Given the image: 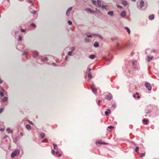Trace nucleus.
Masks as SVG:
<instances>
[{
    "mask_svg": "<svg viewBox=\"0 0 159 159\" xmlns=\"http://www.w3.org/2000/svg\"><path fill=\"white\" fill-rule=\"evenodd\" d=\"M112 97V96L111 94L110 93H108L105 96V99L109 100L111 99Z\"/></svg>",
    "mask_w": 159,
    "mask_h": 159,
    "instance_id": "nucleus-4",
    "label": "nucleus"
},
{
    "mask_svg": "<svg viewBox=\"0 0 159 159\" xmlns=\"http://www.w3.org/2000/svg\"><path fill=\"white\" fill-rule=\"evenodd\" d=\"M136 94H134L133 95V97L134 98H135L136 97Z\"/></svg>",
    "mask_w": 159,
    "mask_h": 159,
    "instance_id": "nucleus-53",
    "label": "nucleus"
},
{
    "mask_svg": "<svg viewBox=\"0 0 159 159\" xmlns=\"http://www.w3.org/2000/svg\"><path fill=\"white\" fill-rule=\"evenodd\" d=\"M108 14L112 16H113V12L112 11H109L108 12Z\"/></svg>",
    "mask_w": 159,
    "mask_h": 159,
    "instance_id": "nucleus-23",
    "label": "nucleus"
},
{
    "mask_svg": "<svg viewBox=\"0 0 159 159\" xmlns=\"http://www.w3.org/2000/svg\"><path fill=\"white\" fill-rule=\"evenodd\" d=\"M102 144H106V145H107V144H108V143H104V142H103V143H102Z\"/></svg>",
    "mask_w": 159,
    "mask_h": 159,
    "instance_id": "nucleus-52",
    "label": "nucleus"
},
{
    "mask_svg": "<svg viewBox=\"0 0 159 159\" xmlns=\"http://www.w3.org/2000/svg\"><path fill=\"white\" fill-rule=\"evenodd\" d=\"M101 101H100V100H99L98 102V105L99 106L100 105V102H101Z\"/></svg>",
    "mask_w": 159,
    "mask_h": 159,
    "instance_id": "nucleus-43",
    "label": "nucleus"
},
{
    "mask_svg": "<svg viewBox=\"0 0 159 159\" xmlns=\"http://www.w3.org/2000/svg\"><path fill=\"white\" fill-rule=\"evenodd\" d=\"M139 147H137L135 148V151L137 152H138L139 151Z\"/></svg>",
    "mask_w": 159,
    "mask_h": 159,
    "instance_id": "nucleus-27",
    "label": "nucleus"
},
{
    "mask_svg": "<svg viewBox=\"0 0 159 159\" xmlns=\"http://www.w3.org/2000/svg\"><path fill=\"white\" fill-rule=\"evenodd\" d=\"M29 3H31L32 4V5H34V3H33L31 1H29Z\"/></svg>",
    "mask_w": 159,
    "mask_h": 159,
    "instance_id": "nucleus-48",
    "label": "nucleus"
},
{
    "mask_svg": "<svg viewBox=\"0 0 159 159\" xmlns=\"http://www.w3.org/2000/svg\"><path fill=\"white\" fill-rule=\"evenodd\" d=\"M147 58V61L149 62L153 58V56H151V57L148 56Z\"/></svg>",
    "mask_w": 159,
    "mask_h": 159,
    "instance_id": "nucleus-9",
    "label": "nucleus"
},
{
    "mask_svg": "<svg viewBox=\"0 0 159 159\" xmlns=\"http://www.w3.org/2000/svg\"><path fill=\"white\" fill-rule=\"evenodd\" d=\"M7 97L3 98L2 99V101L5 102L7 101Z\"/></svg>",
    "mask_w": 159,
    "mask_h": 159,
    "instance_id": "nucleus-17",
    "label": "nucleus"
},
{
    "mask_svg": "<svg viewBox=\"0 0 159 159\" xmlns=\"http://www.w3.org/2000/svg\"><path fill=\"white\" fill-rule=\"evenodd\" d=\"M120 15L122 17H124L126 16V12L125 11H122L121 12Z\"/></svg>",
    "mask_w": 159,
    "mask_h": 159,
    "instance_id": "nucleus-14",
    "label": "nucleus"
},
{
    "mask_svg": "<svg viewBox=\"0 0 159 159\" xmlns=\"http://www.w3.org/2000/svg\"><path fill=\"white\" fill-rule=\"evenodd\" d=\"M20 153V151L18 149H16L15 150L11 153V158H14L16 156L18 155Z\"/></svg>",
    "mask_w": 159,
    "mask_h": 159,
    "instance_id": "nucleus-1",
    "label": "nucleus"
},
{
    "mask_svg": "<svg viewBox=\"0 0 159 159\" xmlns=\"http://www.w3.org/2000/svg\"><path fill=\"white\" fill-rule=\"evenodd\" d=\"M72 51H70L68 52V54L69 56H71L75 50V48H72Z\"/></svg>",
    "mask_w": 159,
    "mask_h": 159,
    "instance_id": "nucleus-7",
    "label": "nucleus"
},
{
    "mask_svg": "<svg viewBox=\"0 0 159 159\" xmlns=\"http://www.w3.org/2000/svg\"><path fill=\"white\" fill-rule=\"evenodd\" d=\"M58 153H59V152H56V155H58Z\"/></svg>",
    "mask_w": 159,
    "mask_h": 159,
    "instance_id": "nucleus-59",
    "label": "nucleus"
},
{
    "mask_svg": "<svg viewBox=\"0 0 159 159\" xmlns=\"http://www.w3.org/2000/svg\"><path fill=\"white\" fill-rule=\"evenodd\" d=\"M31 25L34 28H35L36 27V26L34 23H32L31 24Z\"/></svg>",
    "mask_w": 159,
    "mask_h": 159,
    "instance_id": "nucleus-32",
    "label": "nucleus"
},
{
    "mask_svg": "<svg viewBox=\"0 0 159 159\" xmlns=\"http://www.w3.org/2000/svg\"><path fill=\"white\" fill-rule=\"evenodd\" d=\"M102 142H101V141H98L96 142V143L97 144H102Z\"/></svg>",
    "mask_w": 159,
    "mask_h": 159,
    "instance_id": "nucleus-30",
    "label": "nucleus"
},
{
    "mask_svg": "<svg viewBox=\"0 0 159 159\" xmlns=\"http://www.w3.org/2000/svg\"><path fill=\"white\" fill-rule=\"evenodd\" d=\"M112 107H113L114 108H115L116 107V104L113 103L112 105Z\"/></svg>",
    "mask_w": 159,
    "mask_h": 159,
    "instance_id": "nucleus-31",
    "label": "nucleus"
},
{
    "mask_svg": "<svg viewBox=\"0 0 159 159\" xmlns=\"http://www.w3.org/2000/svg\"><path fill=\"white\" fill-rule=\"evenodd\" d=\"M125 29L127 30V32H128L129 34H130V30L127 27H125Z\"/></svg>",
    "mask_w": 159,
    "mask_h": 159,
    "instance_id": "nucleus-20",
    "label": "nucleus"
},
{
    "mask_svg": "<svg viewBox=\"0 0 159 159\" xmlns=\"http://www.w3.org/2000/svg\"><path fill=\"white\" fill-rule=\"evenodd\" d=\"M40 136L41 138L42 139L45 137V134L43 133H41L40 134Z\"/></svg>",
    "mask_w": 159,
    "mask_h": 159,
    "instance_id": "nucleus-19",
    "label": "nucleus"
},
{
    "mask_svg": "<svg viewBox=\"0 0 159 159\" xmlns=\"http://www.w3.org/2000/svg\"><path fill=\"white\" fill-rule=\"evenodd\" d=\"M85 41L86 42H88L89 41V40H88V39H85Z\"/></svg>",
    "mask_w": 159,
    "mask_h": 159,
    "instance_id": "nucleus-51",
    "label": "nucleus"
},
{
    "mask_svg": "<svg viewBox=\"0 0 159 159\" xmlns=\"http://www.w3.org/2000/svg\"><path fill=\"white\" fill-rule=\"evenodd\" d=\"M102 8L104 9H106V6H105V5H102Z\"/></svg>",
    "mask_w": 159,
    "mask_h": 159,
    "instance_id": "nucleus-38",
    "label": "nucleus"
},
{
    "mask_svg": "<svg viewBox=\"0 0 159 159\" xmlns=\"http://www.w3.org/2000/svg\"><path fill=\"white\" fill-rule=\"evenodd\" d=\"M95 57V55L92 54L89 56V58L91 59H94Z\"/></svg>",
    "mask_w": 159,
    "mask_h": 159,
    "instance_id": "nucleus-21",
    "label": "nucleus"
},
{
    "mask_svg": "<svg viewBox=\"0 0 159 159\" xmlns=\"http://www.w3.org/2000/svg\"><path fill=\"white\" fill-rule=\"evenodd\" d=\"M145 153H141L140 154L141 157H144L145 156Z\"/></svg>",
    "mask_w": 159,
    "mask_h": 159,
    "instance_id": "nucleus-26",
    "label": "nucleus"
},
{
    "mask_svg": "<svg viewBox=\"0 0 159 159\" xmlns=\"http://www.w3.org/2000/svg\"><path fill=\"white\" fill-rule=\"evenodd\" d=\"M61 154H59L58 155V156L61 157Z\"/></svg>",
    "mask_w": 159,
    "mask_h": 159,
    "instance_id": "nucleus-62",
    "label": "nucleus"
},
{
    "mask_svg": "<svg viewBox=\"0 0 159 159\" xmlns=\"http://www.w3.org/2000/svg\"><path fill=\"white\" fill-rule=\"evenodd\" d=\"M91 70V69L90 68H89L87 70V71H88V72H89Z\"/></svg>",
    "mask_w": 159,
    "mask_h": 159,
    "instance_id": "nucleus-49",
    "label": "nucleus"
},
{
    "mask_svg": "<svg viewBox=\"0 0 159 159\" xmlns=\"http://www.w3.org/2000/svg\"><path fill=\"white\" fill-rule=\"evenodd\" d=\"M20 30L21 32H25V29H21Z\"/></svg>",
    "mask_w": 159,
    "mask_h": 159,
    "instance_id": "nucleus-41",
    "label": "nucleus"
},
{
    "mask_svg": "<svg viewBox=\"0 0 159 159\" xmlns=\"http://www.w3.org/2000/svg\"><path fill=\"white\" fill-rule=\"evenodd\" d=\"M28 54V53L27 52H25L23 53V55H27Z\"/></svg>",
    "mask_w": 159,
    "mask_h": 159,
    "instance_id": "nucleus-44",
    "label": "nucleus"
},
{
    "mask_svg": "<svg viewBox=\"0 0 159 159\" xmlns=\"http://www.w3.org/2000/svg\"><path fill=\"white\" fill-rule=\"evenodd\" d=\"M39 55V53L38 52L34 51L33 53V56L34 57H36Z\"/></svg>",
    "mask_w": 159,
    "mask_h": 159,
    "instance_id": "nucleus-11",
    "label": "nucleus"
},
{
    "mask_svg": "<svg viewBox=\"0 0 159 159\" xmlns=\"http://www.w3.org/2000/svg\"><path fill=\"white\" fill-rule=\"evenodd\" d=\"M19 41H21L22 40V37L21 36H19Z\"/></svg>",
    "mask_w": 159,
    "mask_h": 159,
    "instance_id": "nucleus-45",
    "label": "nucleus"
},
{
    "mask_svg": "<svg viewBox=\"0 0 159 159\" xmlns=\"http://www.w3.org/2000/svg\"><path fill=\"white\" fill-rule=\"evenodd\" d=\"M47 139H44L42 141V142H43V143H45V142H47Z\"/></svg>",
    "mask_w": 159,
    "mask_h": 159,
    "instance_id": "nucleus-39",
    "label": "nucleus"
},
{
    "mask_svg": "<svg viewBox=\"0 0 159 159\" xmlns=\"http://www.w3.org/2000/svg\"><path fill=\"white\" fill-rule=\"evenodd\" d=\"M145 85L148 89L149 91H151L152 89V87L150 84L148 82H146L145 84Z\"/></svg>",
    "mask_w": 159,
    "mask_h": 159,
    "instance_id": "nucleus-3",
    "label": "nucleus"
},
{
    "mask_svg": "<svg viewBox=\"0 0 159 159\" xmlns=\"http://www.w3.org/2000/svg\"><path fill=\"white\" fill-rule=\"evenodd\" d=\"M111 112V110L110 109H107V111H105V113L106 116H107L108 115L109 113Z\"/></svg>",
    "mask_w": 159,
    "mask_h": 159,
    "instance_id": "nucleus-13",
    "label": "nucleus"
},
{
    "mask_svg": "<svg viewBox=\"0 0 159 159\" xmlns=\"http://www.w3.org/2000/svg\"><path fill=\"white\" fill-rule=\"evenodd\" d=\"M3 110V108H2L0 109V113L2 112Z\"/></svg>",
    "mask_w": 159,
    "mask_h": 159,
    "instance_id": "nucleus-46",
    "label": "nucleus"
},
{
    "mask_svg": "<svg viewBox=\"0 0 159 159\" xmlns=\"http://www.w3.org/2000/svg\"><path fill=\"white\" fill-rule=\"evenodd\" d=\"M65 59L66 60H67V56H66V57H65Z\"/></svg>",
    "mask_w": 159,
    "mask_h": 159,
    "instance_id": "nucleus-55",
    "label": "nucleus"
},
{
    "mask_svg": "<svg viewBox=\"0 0 159 159\" xmlns=\"http://www.w3.org/2000/svg\"><path fill=\"white\" fill-rule=\"evenodd\" d=\"M117 7L118 8H122V7L120 5H118L117 6Z\"/></svg>",
    "mask_w": 159,
    "mask_h": 159,
    "instance_id": "nucleus-50",
    "label": "nucleus"
},
{
    "mask_svg": "<svg viewBox=\"0 0 159 159\" xmlns=\"http://www.w3.org/2000/svg\"><path fill=\"white\" fill-rule=\"evenodd\" d=\"M113 128L114 127L112 126H109L108 127V129H113Z\"/></svg>",
    "mask_w": 159,
    "mask_h": 159,
    "instance_id": "nucleus-40",
    "label": "nucleus"
},
{
    "mask_svg": "<svg viewBox=\"0 0 159 159\" xmlns=\"http://www.w3.org/2000/svg\"><path fill=\"white\" fill-rule=\"evenodd\" d=\"M36 11H34V13H36Z\"/></svg>",
    "mask_w": 159,
    "mask_h": 159,
    "instance_id": "nucleus-64",
    "label": "nucleus"
},
{
    "mask_svg": "<svg viewBox=\"0 0 159 159\" xmlns=\"http://www.w3.org/2000/svg\"><path fill=\"white\" fill-rule=\"evenodd\" d=\"M2 80L0 79V83H2Z\"/></svg>",
    "mask_w": 159,
    "mask_h": 159,
    "instance_id": "nucleus-56",
    "label": "nucleus"
},
{
    "mask_svg": "<svg viewBox=\"0 0 159 159\" xmlns=\"http://www.w3.org/2000/svg\"><path fill=\"white\" fill-rule=\"evenodd\" d=\"M88 77L90 78V79H91V78H92V75L90 73H89L88 74Z\"/></svg>",
    "mask_w": 159,
    "mask_h": 159,
    "instance_id": "nucleus-28",
    "label": "nucleus"
},
{
    "mask_svg": "<svg viewBox=\"0 0 159 159\" xmlns=\"http://www.w3.org/2000/svg\"><path fill=\"white\" fill-rule=\"evenodd\" d=\"M68 23L69 25H71L72 24V22L70 20H69L68 21Z\"/></svg>",
    "mask_w": 159,
    "mask_h": 159,
    "instance_id": "nucleus-34",
    "label": "nucleus"
},
{
    "mask_svg": "<svg viewBox=\"0 0 159 159\" xmlns=\"http://www.w3.org/2000/svg\"><path fill=\"white\" fill-rule=\"evenodd\" d=\"M122 4L125 6H126L127 4V2L126 1H122Z\"/></svg>",
    "mask_w": 159,
    "mask_h": 159,
    "instance_id": "nucleus-22",
    "label": "nucleus"
},
{
    "mask_svg": "<svg viewBox=\"0 0 159 159\" xmlns=\"http://www.w3.org/2000/svg\"><path fill=\"white\" fill-rule=\"evenodd\" d=\"M54 148L55 150H58V147L55 144H53Z\"/></svg>",
    "mask_w": 159,
    "mask_h": 159,
    "instance_id": "nucleus-24",
    "label": "nucleus"
},
{
    "mask_svg": "<svg viewBox=\"0 0 159 159\" xmlns=\"http://www.w3.org/2000/svg\"><path fill=\"white\" fill-rule=\"evenodd\" d=\"M92 2L94 5L97 7H100L101 6V2L99 0H98L97 2L93 0Z\"/></svg>",
    "mask_w": 159,
    "mask_h": 159,
    "instance_id": "nucleus-2",
    "label": "nucleus"
},
{
    "mask_svg": "<svg viewBox=\"0 0 159 159\" xmlns=\"http://www.w3.org/2000/svg\"><path fill=\"white\" fill-rule=\"evenodd\" d=\"M87 36L88 37H91V35H89V36H88V35H87Z\"/></svg>",
    "mask_w": 159,
    "mask_h": 159,
    "instance_id": "nucleus-63",
    "label": "nucleus"
},
{
    "mask_svg": "<svg viewBox=\"0 0 159 159\" xmlns=\"http://www.w3.org/2000/svg\"><path fill=\"white\" fill-rule=\"evenodd\" d=\"M27 121H28V123H30V124L31 125H33V122L32 121H30L29 120H28Z\"/></svg>",
    "mask_w": 159,
    "mask_h": 159,
    "instance_id": "nucleus-35",
    "label": "nucleus"
},
{
    "mask_svg": "<svg viewBox=\"0 0 159 159\" xmlns=\"http://www.w3.org/2000/svg\"><path fill=\"white\" fill-rule=\"evenodd\" d=\"M137 98H140V96L139 95H138Z\"/></svg>",
    "mask_w": 159,
    "mask_h": 159,
    "instance_id": "nucleus-60",
    "label": "nucleus"
},
{
    "mask_svg": "<svg viewBox=\"0 0 159 159\" xmlns=\"http://www.w3.org/2000/svg\"><path fill=\"white\" fill-rule=\"evenodd\" d=\"M72 9V7H69L67 11H71Z\"/></svg>",
    "mask_w": 159,
    "mask_h": 159,
    "instance_id": "nucleus-42",
    "label": "nucleus"
},
{
    "mask_svg": "<svg viewBox=\"0 0 159 159\" xmlns=\"http://www.w3.org/2000/svg\"><path fill=\"white\" fill-rule=\"evenodd\" d=\"M154 17H155L154 15L153 14H152V15H151L149 16L148 18L150 20H152L153 19H154Z\"/></svg>",
    "mask_w": 159,
    "mask_h": 159,
    "instance_id": "nucleus-10",
    "label": "nucleus"
},
{
    "mask_svg": "<svg viewBox=\"0 0 159 159\" xmlns=\"http://www.w3.org/2000/svg\"><path fill=\"white\" fill-rule=\"evenodd\" d=\"M91 89L92 90L93 92L94 93H97V90L94 89V87L93 86H92L91 87Z\"/></svg>",
    "mask_w": 159,
    "mask_h": 159,
    "instance_id": "nucleus-15",
    "label": "nucleus"
},
{
    "mask_svg": "<svg viewBox=\"0 0 159 159\" xmlns=\"http://www.w3.org/2000/svg\"><path fill=\"white\" fill-rule=\"evenodd\" d=\"M19 137H17L16 138L15 140V143L17 142L18 140L19 139Z\"/></svg>",
    "mask_w": 159,
    "mask_h": 159,
    "instance_id": "nucleus-29",
    "label": "nucleus"
},
{
    "mask_svg": "<svg viewBox=\"0 0 159 159\" xmlns=\"http://www.w3.org/2000/svg\"><path fill=\"white\" fill-rule=\"evenodd\" d=\"M7 131L9 133H11L12 132V131L9 128L7 129Z\"/></svg>",
    "mask_w": 159,
    "mask_h": 159,
    "instance_id": "nucleus-25",
    "label": "nucleus"
},
{
    "mask_svg": "<svg viewBox=\"0 0 159 159\" xmlns=\"http://www.w3.org/2000/svg\"><path fill=\"white\" fill-rule=\"evenodd\" d=\"M133 66L135 68L137 67V61L136 60L133 61L132 62Z\"/></svg>",
    "mask_w": 159,
    "mask_h": 159,
    "instance_id": "nucleus-6",
    "label": "nucleus"
},
{
    "mask_svg": "<svg viewBox=\"0 0 159 159\" xmlns=\"http://www.w3.org/2000/svg\"><path fill=\"white\" fill-rule=\"evenodd\" d=\"M135 94H136V95H138L139 93H136Z\"/></svg>",
    "mask_w": 159,
    "mask_h": 159,
    "instance_id": "nucleus-61",
    "label": "nucleus"
},
{
    "mask_svg": "<svg viewBox=\"0 0 159 159\" xmlns=\"http://www.w3.org/2000/svg\"><path fill=\"white\" fill-rule=\"evenodd\" d=\"M52 64H53V65H54V66H56V64H55V63H52Z\"/></svg>",
    "mask_w": 159,
    "mask_h": 159,
    "instance_id": "nucleus-58",
    "label": "nucleus"
},
{
    "mask_svg": "<svg viewBox=\"0 0 159 159\" xmlns=\"http://www.w3.org/2000/svg\"><path fill=\"white\" fill-rule=\"evenodd\" d=\"M26 128L28 129H31V126L30 125H27L26 126Z\"/></svg>",
    "mask_w": 159,
    "mask_h": 159,
    "instance_id": "nucleus-16",
    "label": "nucleus"
},
{
    "mask_svg": "<svg viewBox=\"0 0 159 159\" xmlns=\"http://www.w3.org/2000/svg\"><path fill=\"white\" fill-rule=\"evenodd\" d=\"M157 52V51L156 50H152V52H153V53H156Z\"/></svg>",
    "mask_w": 159,
    "mask_h": 159,
    "instance_id": "nucleus-37",
    "label": "nucleus"
},
{
    "mask_svg": "<svg viewBox=\"0 0 159 159\" xmlns=\"http://www.w3.org/2000/svg\"><path fill=\"white\" fill-rule=\"evenodd\" d=\"M0 131H3L4 130V129H3V128H1L0 129Z\"/></svg>",
    "mask_w": 159,
    "mask_h": 159,
    "instance_id": "nucleus-54",
    "label": "nucleus"
},
{
    "mask_svg": "<svg viewBox=\"0 0 159 159\" xmlns=\"http://www.w3.org/2000/svg\"><path fill=\"white\" fill-rule=\"evenodd\" d=\"M0 95L2 97L3 96H4V93H3V92H0Z\"/></svg>",
    "mask_w": 159,
    "mask_h": 159,
    "instance_id": "nucleus-33",
    "label": "nucleus"
},
{
    "mask_svg": "<svg viewBox=\"0 0 159 159\" xmlns=\"http://www.w3.org/2000/svg\"><path fill=\"white\" fill-rule=\"evenodd\" d=\"M85 10L88 12L90 13H94L95 12L91 10L89 8H87L85 9Z\"/></svg>",
    "mask_w": 159,
    "mask_h": 159,
    "instance_id": "nucleus-12",
    "label": "nucleus"
},
{
    "mask_svg": "<svg viewBox=\"0 0 159 159\" xmlns=\"http://www.w3.org/2000/svg\"><path fill=\"white\" fill-rule=\"evenodd\" d=\"M69 11H67V12H66V15L67 16H68L69 15Z\"/></svg>",
    "mask_w": 159,
    "mask_h": 159,
    "instance_id": "nucleus-47",
    "label": "nucleus"
},
{
    "mask_svg": "<svg viewBox=\"0 0 159 159\" xmlns=\"http://www.w3.org/2000/svg\"><path fill=\"white\" fill-rule=\"evenodd\" d=\"M94 46L95 47H99L98 43L97 42H95L94 44Z\"/></svg>",
    "mask_w": 159,
    "mask_h": 159,
    "instance_id": "nucleus-18",
    "label": "nucleus"
},
{
    "mask_svg": "<svg viewBox=\"0 0 159 159\" xmlns=\"http://www.w3.org/2000/svg\"><path fill=\"white\" fill-rule=\"evenodd\" d=\"M20 134L22 136L23 135V133H21Z\"/></svg>",
    "mask_w": 159,
    "mask_h": 159,
    "instance_id": "nucleus-57",
    "label": "nucleus"
},
{
    "mask_svg": "<svg viewBox=\"0 0 159 159\" xmlns=\"http://www.w3.org/2000/svg\"><path fill=\"white\" fill-rule=\"evenodd\" d=\"M144 3V1L142 0H141L140 3V5H138V7L141 8L143 6Z\"/></svg>",
    "mask_w": 159,
    "mask_h": 159,
    "instance_id": "nucleus-5",
    "label": "nucleus"
},
{
    "mask_svg": "<svg viewBox=\"0 0 159 159\" xmlns=\"http://www.w3.org/2000/svg\"><path fill=\"white\" fill-rule=\"evenodd\" d=\"M52 153L53 155H55V151L53 150H52Z\"/></svg>",
    "mask_w": 159,
    "mask_h": 159,
    "instance_id": "nucleus-36",
    "label": "nucleus"
},
{
    "mask_svg": "<svg viewBox=\"0 0 159 159\" xmlns=\"http://www.w3.org/2000/svg\"><path fill=\"white\" fill-rule=\"evenodd\" d=\"M143 123L145 125H147L148 124V120L145 119H143Z\"/></svg>",
    "mask_w": 159,
    "mask_h": 159,
    "instance_id": "nucleus-8",
    "label": "nucleus"
}]
</instances>
